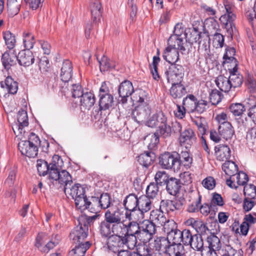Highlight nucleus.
<instances>
[{
	"label": "nucleus",
	"mask_w": 256,
	"mask_h": 256,
	"mask_svg": "<svg viewBox=\"0 0 256 256\" xmlns=\"http://www.w3.org/2000/svg\"><path fill=\"white\" fill-rule=\"evenodd\" d=\"M130 98L134 104H138L132 110V118L138 124H142L148 119L152 112L146 94L144 90H140L136 91Z\"/></svg>",
	"instance_id": "nucleus-1"
},
{
	"label": "nucleus",
	"mask_w": 256,
	"mask_h": 256,
	"mask_svg": "<svg viewBox=\"0 0 256 256\" xmlns=\"http://www.w3.org/2000/svg\"><path fill=\"white\" fill-rule=\"evenodd\" d=\"M120 215L118 210L111 212L107 210L104 214V220L99 223L98 231L102 238H108L112 234H118Z\"/></svg>",
	"instance_id": "nucleus-2"
},
{
	"label": "nucleus",
	"mask_w": 256,
	"mask_h": 256,
	"mask_svg": "<svg viewBox=\"0 0 256 256\" xmlns=\"http://www.w3.org/2000/svg\"><path fill=\"white\" fill-rule=\"evenodd\" d=\"M224 5L226 13L220 16V20L224 26V28L228 34L232 36L234 33L236 32V28L234 23L236 19V15L234 12V6L228 0L224 1Z\"/></svg>",
	"instance_id": "nucleus-3"
},
{
	"label": "nucleus",
	"mask_w": 256,
	"mask_h": 256,
	"mask_svg": "<svg viewBox=\"0 0 256 256\" xmlns=\"http://www.w3.org/2000/svg\"><path fill=\"white\" fill-rule=\"evenodd\" d=\"M139 198L133 194L127 196L124 200V206L126 212L125 218L128 220L137 219Z\"/></svg>",
	"instance_id": "nucleus-4"
},
{
	"label": "nucleus",
	"mask_w": 256,
	"mask_h": 256,
	"mask_svg": "<svg viewBox=\"0 0 256 256\" xmlns=\"http://www.w3.org/2000/svg\"><path fill=\"white\" fill-rule=\"evenodd\" d=\"M65 194H68L74 200L76 206L77 208H82V204L84 203L85 198V188L79 184H75L71 188L66 187L64 188Z\"/></svg>",
	"instance_id": "nucleus-5"
},
{
	"label": "nucleus",
	"mask_w": 256,
	"mask_h": 256,
	"mask_svg": "<svg viewBox=\"0 0 256 256\" xmlns=\"http://www.w3.org/2000/svg\"><path fill=\"white\" fill-rule=\"evenodd\" d=\"M178 153L165 152L160 155L159 157V164L164 169H171L174 171L178 170V162L176 156Z\"/></svg>",
	"instance_id": "nucleus-6"
},
{
	"label": "nucleus",
	"mask_w": 256,
	"mask_h": 256,
	"mask_svg": "<svg viewBox=\"0 0 256 256\" xmlns=\"http://www.w3.org/2000/svg\"><path fill=\"white\" fill-rule=\"evenodd\" d=\"M185 200L182 198H175L172 200H162L160 202V208L167 213L180 210L183 208Z\"/></svg>",
	"instance_id": "nucleus-7"
},
{
	"label": "nucleus",
	"mask_w": 256,
	"mask_h": 256,
	"mask_svg": "<svg viewBox=\"0 0 256 256\" xmlns=\"http://www.w3.org/2000/svg\"><path fill=\"white\" fill-rule=\"evenodd\" d=\"M136 220H128V222L125 224L124 220H122L121 217L120 216L118 234L136 236L140 228V225L136 221Z\"/></svg>",
	"instance_id": "nucleus-8"
},
{
	"label": "nucleus",
	"mask_w": 256,
	"mask_h": 256,
	"mask_svg": "<svg viewBox=\"0 0 256 256\" xmlns=\"http://www.w3.org/2000/svg\"><path fill=\"white\" fill-rule=\"evenodd\" d=\"M166 75L168 82H176L181 81L184 75V68L182 66L176 63L171 64L168 70L165 72Z\"/></svg>",
	"instance_id": "nucleus-9"
},
{
	"label": "nucleus",
	"mask_w": 256,
	"mask_h": 256,
	"mask_svg": "<svg viewBox=\"0 0 256 256\" xmlns=\"http://www.w3.org/2000/svg\"><path fill=\"white\" fill-rule=\"evenodd\" d=\"M84 225L78 222V224L70 233V238L76 244L77 242H84V240L88 236V228Z\"/></svg>",
	"instance_id": "nucleus-10"
},
{
	"label": "nucleus",
	"mask_w": 256,
	"mask_h": 256,
	"mask_svg": "<svg viewBox=\"0 0 256 256\" xmlns=\"http://www.w3.org/2000/svg\"><path fill=\"white\" fill-rule=\"evenodd\" d=\"M139 90H134L132 84L130 80H125L120 83L118 86V92L120 97L121 98L120 101L122 104H126L128 101V98L131 97L134 94L135 92Z\"/></svg>",
	"instance_id": "nucleus-11"
},
{
	"label": "nucleus",
	"mask_w": 256,
	"mask_h": 256,
	"mask_svg": "<svg viewBox=\"0 0 256 256\" xmlns=\"http://www.w3.org/2000/svg\"><path fill=\"white\" fill-rule=\"evenodd\" d=\"M196 136L194 131L190 128L185 129L180 133L179 137L180 144L182 146L188 149L196 142Z\"/></svg>",
	"instance_id": "nucleus-12"
},
{
	"label": "nucleus",
	"mask_w": 256,
	"mask_h": 256,
	"mask_svg": "<svg viewBox=\"0 0 256 256\" xmlns=\"http://www.w3.org/2000/svg\"><path fill=\"white\" fill-rule=\"evenodd\" d=\"M107 240L108 249L114 252H119L120 249L124 246L122 234H114Z\"/></svg>",
	"instance_id": "nucleus-13"
},
{
	"label": "nucleus",
	"mask_w": 256,
	"mask_h": 256,
	"mask_svg": "<svg viewBox=\"0 0 256 256\" xmlns=\"http://www.w3.org/2000/svg\"><path fill=\"white\" fill-rule=\"evenodd\" d=\"M44 237L45 236L44 234H38L36 240L35 246L42 252H48L51 249L58 244V242L52 240L45 244Z\"/></svg>",
	"instance_id": "nucleus-14"
},
{
	"label": "nucleus",
	"mask_w": 256,
	"mask_h": 256,
	"mask_svg": "<svg viewBox=\"0 0 256 256\" xmlns=\"http://www.w3.org/2000/svg\"><path fill=\"white\" fill-rule=\"evenodd\" d=\"M18 147L22 154L28 158H34L38 155V148L28 142L22 141Z\"/></svg>",
	"instance_id": "nucleus-15"
},
{
	"label": "nucleus",
	"mask_w": 256,
	"mask_h": 256,
	"mask_svg": "<svg viewBox=\"0 0 256 256\" xmlns=\"http://www.w3.org/2000/svg\"><path fill=\"white\" fill-rule=\"evenodd\" d=\"M210 23V25L208 26L210 29L212 28L216 30V32L213 34L212 44L216 48H222L224 46V36L218 32V31H220L218 24L214 20H212Z\"/></svg>",
	"instance_id": "nucleus-16"
},
{
	"label": "nucleus",
	"mask_w": 256,
	"mask_h": 256,
	"mask_svg": "<svg viewBox=\"0 0 256 256\" xmlns=\"http://www.w3.org/2000/svg\"><path fill=\"white\" fill-rule=\"evenodd\" d=\"M16 58L18 64L20 66H28L32 64L34 61V58L32 52L29 50H24L20 51L18 55L16 56Z\"/></svg>",
	"instance_id": "nucleus-17"
},
{
	"label": "nucleus",
	"mask_w": 256,
	"mask_h": 256,
	"mask_svg": "<svg viewBox=\"0 0 256 256\" xmlns=\"http://www.w3.org/2000/svg\"><path fill=\"white\" fill-rule=\"evenodd\" d=\"M59 161L62 162L60 156L58 155L54 156L52 162L50 163V167L48 170L50 178L56 181H57V178H58V176L60 172V168L61 166L59 164Z\"/></svg>",
	"instance_id": "nucleus-18"
},
{
	"label": "nucleus",
	"mask_w": 256,
	"mask_h": 256,
	"mask_svg": "<svg viewBox=\"0 0 256 256\" xmlns=\"http://www.w3.org/2000/svg\"><path fill=\"white\" fill-rule=\"evenodd\" d=\"M88 209L90 212L92 213H98L101 210L100 207L98 197L92 196L90 200L86 197L85 198L84 201L82 204V208L80 210H84Z\"/></svg>",
	"instance_id": "nucleus-19"
},
{
	"label": "nucleus",
	"mask_w": 256,
	"mask_h": 256,
	"mask_svg": "<svg viewBox=\"0 0 256 256\" xmlns=\"http://www.w3.org/2000/svg\"><path fill=\"white\" fill-rule=\"evenodd\" d=\"M0 88L4 90V94L7 92L10 94H16L18 90V84L10 76H8L4 82H0Z\"/></svg>",
	"instance_id": "nucleus-20"
},
{
	"label": "nucleus",
	"mask_w": 256,
	"mask_h": 256,
	"mask_svg": "<svg viewBox=\"0 0 256 256\" xmlns=\"http://www.w3.org/2000/svg\"><path fill=\"white\" fill-rule=\"evenodd\" d=\"M72 63L70 60H64L60 74L61 80L63 82H68L72 79Z\"/></svg>",
	"instance_id": "nucleus-21"
},
{
	"label": "nucleus",
	"mask_w": 256,
	"mask_h": 256,
	"mask_svg": "<svg viewBox=\"0 0 256 256\" xmlns=\"http://www.w3.org/2000/svg\"><path fill=\"white\" fill-rule=\"evenodd\" d=\"M215 154L218 160L227 161L231 156V150L226 144H218L214 148Z\"/></svg>",
	"instance_id": "nucleus-22"
},
{
	"label": "nucleus",
	"mask_w": 256,
	"mask_h": 256,
	"mask_svg": "<svg viewBox=\"0 0 256 256\" xmlns=\"http://www.w3.org/2000/svg\"><path fill=\"white\" fill-rule=\"evenodd\" d=\"M96 98L91 92H86L82 94L80 100L81 108L89 110L94 104Z\"/></svg>",
	"instance_id": "nucleus-23"
},
{
	"label": "nucleus",
	"mask_w": 256,
	"mask_h": 256,
	"mask_svg": "<svg viewBox=\"0 0 256 256\" xmlns=\"http://www.w3.org/2000/svg\"><path fill=\"white\" fill-rule=\"evenodd\" d=\"M150 218L154 225L158 227L162 226L167 220L164 212L160 208L151 211Z\"/></svg>",
	"instance_id": "nucleus-24"
},
{
	"label": "nucleus",
	"mask_w": 256,
	"mask_h": 256,
	"mask_svg": "<svg viewBox=\"0 0 256 256\" xmlns=\"http://www.w3.org/2000/svg\"><path fill=\"white\" fill-rule=\"evenodd\" d=\"M1 60L3 66L7 71L16 65L18 61L16 54L8 51L2 54Z\"/></svg>",
	"instance_id": "nucleus-25"
},
{
	"label": "nucleus",
	"mask_w": 256,
	"mask_h": 256,
	"mask_svg": "<svg viewBox=\"0 0 256 256\" xmlns=\"http://www.w3.org/2000/svg\"><path fill=\"white\" fill-rule=\"evenodd\" d=\"M218 132L226 140L232 139L234 134V130L230 122L220 124L218 126Z\"/></svg>",
	"instance_id": "nucleus-26"
},
{
	"label": "nucleus",
	"mask_w": 256,
	"mask_h": 256,
	"mask_svg": "<svg viewBox=\"0 0 256 256\" xmlns=\"http://www.w3.org/2000/svg\"><path fill=\"white\" fill-rule=\"evenodd\" d=\"M182 182L180 179L170 177L166 183V190L172 196H176L182 187Z\"/></svg>",
	"instance_id": "nucleus-27"
},
{
	"label": "nucleus",
	"mask_w": 256,
	"mask_h": 256,
	"mask_svg": "<svg viewBox=\"0 0 256 256\" xmlns=\"http://www.w3.org/2000/svg\"><path fill=\"white\" fill-rule=\"evenodd\" d=\"M238 66H234L232 69H228L230 75L229 79L232 84V87L234 88L240 86L243 82V76L238 71Z\"/></svg>",
	"instance_id": "nucleus-28"
},
{
	"label": "nucleus",
	"mask_w": 256,
	"mask_h": 256,
	"mask_svg": "<svg viewBox=\"0 0 256 256\" xmlns=\"http://www.w3.org/2000/svg\"><path fill=\"white\" fill-rule=\"evenodd\" d=\"M170 83H172V86L170 90V92L174 98H180L186 94V88L181 84V81L175 82H170Z\"/></svg>",
	"instance_id": "nucleus-29"
},
{
	"label": "nucleus",
	"mask_w": 256,
	"mask_h": 256,
	"mask_svg": "<svg viewBox=\"0 0 256 256\" xmlns=\"http://www.w3.org/2000/svg\"><path fill=\"white\" fill-rule=\"evenodd\" d=\"M155 154L152 151H146L138 156V161L144 167L148 168L154 162Z\"/></svg>",
	"instance_id": "nucleus-30"
},
{
	"label": "nucleus",
	"mask_w": 256,
	"mask_h": 256,
	"mask_svg": "<svg viewBox=\"0 0 256 256\" xmlns=\"http://www.w3.org/2000/svg\"><path fill=\"white\" fill-rule=\"evenodd\" d=\"M178 50L166 47L163 52V58L170 64L176 63L179 60Z\"/></svg>",
	"instance_id": "nucleus-31"
},
{
	"label": "nucleus",
	"mask_w": 256,
	"mask_h": 256,
	"mask_svg": "<svg viewBox=\"0 0 256 256\" xmlns=\"http://www.w3.org/2000/svg\"><path fill=\"white\" fill-rule=\"evenodd\" d=\"M152 206L151 198L143 196L139 198L138 206V215L143 214L150 210Z\"/></svg>",
	"instance_id": "nucleus-32"
},
{
	"label": "nucleus",
	"mask_w": 256,
	"mask_h": 256,
	"mask_svg": "<svg viewBox=\"0 0 256 256\" xmlns=\"http://www.w3.org/2000/svg\"><path fill=\"white\" fill-rule=\"evenodd\" d=\"M74 248L70 252V256H84L86 250L90 248V244L89 242H77Z\"/></svg>",
	"instance_id": "nucleus-33"
},
{
	"label": "nucleus",
	"mask_w": 256,
	"mask_h": 256,
	"mask_svg": "<svg viewBox=\"0 0 256 256\" xmlns=\"http://www.w3.org/2000/svg\"><path fill=\"white\" fill-rule=\"evenodd\" d=\"M215 82L219 89L224 92H228L232 88L229 78H228L222 75H220L216 78Z\"/></svg>",
	"instance_id": "nucleus-34"
},
{
	"label": "nucleus",
	"mask_w": 256,
	"mask_h": 256,
	"mask_svg": "<svg viewBox=\"0 0 256 256\" xmlns=\"http://www.w3.org/2000/svg\"><path fill=\"white\" fill-rule=\"evenodd\" d=\"M178 162V170L181 166H184L186 169L190 168L192 162V158L189 152L186 151H182L180 154H178L176 156Z\"/></svg>",
	"instance_id": "nucleus-35"
},
{
	"label": "nucleus",
	"mask_w": 256,
	"mask_h": 256,
	"mask_svg": "<svg viewBox=\"0 0 256 256\" xmlns=\"http://www.w3.org/2000/svg\"><path fill=\"white\" fill-rule=\"evenodd\" d=\"M166 254L168 256H186L182 244H170Z\"/></svg>",
	"instance_id": "nucleus-36"
},
{
	"label": "nucleus",
	"mask_w": 256,
	"mask_h": 256,
	"mask_svg": "<svg viewBox=\"0 0 256 256\" xmlns=\"http://www.w3.org/2000/svg\"><path fill=\"white\" fill-rule=\"evenodd\" d=\"M100 99L98 102L100 110H106L112 106L114 102V98L112 94L98 96Z\"/></svg>",
	"instance_id": "nucleus-37"
},
{
	"label": "nucleus",
	"mask_w": 256,
	"mask_h": 256,
	"mask_svg": "<svg viewBox=\"0 0 256 256\" xmlns=\"http://www.w3.org/2000/svg\"><path fill=\"white\" fill-rule=\"evenodd\" d=\"M168 47H171V48H176L182 50H185L186 48L184 46V40L182 37H178L176 36H171L168 40Z\"/></svg>",
	"instance_id": "nucleus-38"
},
{
	"label": "nucleus",
	"mask_w": 256,
	"mask_h": 256,
	"mask_svg": "<svg viewBox=\"0 0 256 256\" xmlns=\"http://www.w3.org/2000/svg\"><path fill=\"white\" fill-rule=\"evenodd\" d=\"M198 38H195V42H198V48L204 51H207L210 46V38L209 36L206 33L199 32L198 34Z\"/></svg>",
	"instance_id": "nucleus-39"
},
{
	"label": "nucleus",
	"mask_w": 256,
	"mask_h": 256,
	"mask_svg": "<svg viewBox=\"0 0 256 256\" xmlns=\"http://www.w3.org/2000/svg\"><path fill=\"white\" fill-rule=\"evenodd\" d=\"M170 244V241H168L167 238L160 237L154 240V247L156 250L166 254Z\"/></svg>",
	"instance_id": "nucleus-40"
},
{
	"label": "nucleus",
	"mask_w": 256,
	"mask_h": 256,
	"mask_svg": "<svg viewBox=\"0 0 256 256\" xmlns=\"http://www.w3.org/2000/svg\"><path fill=\"white\" fill-rule=\"evenodd\" d=\"M7 10L10 17L13 18L20 12L21 4L17 0H7Z\"/></svg>",
	"instance_id": "nucleus-41"
},
{
	"label": "nucleus",
	"mask_w": 256,
	"mask_h": 256,
	"mask_svg": "<svg viewBox=\"0 0 256 256\" xmlns=\"http://www.w3.org/2000/svg\"><path fill=\"white\" fill-rule=\"evenodd\" d=\"M236 54V50L232 47H228L226 49V53L224 54L223 59L224 63L232 64L234 66H238V61L234 57Z\"/></svg>",
	"instance_id": "nucleus-42"
},
{
	"label": "nucleus",
	"mask_w": 256,
	"mask_h": 256,
	"mask_svg": "<svg viewBox=\"0 0 256 256\" xmlns=\"http://www.w3.org/2000/svg\"><path fill=\"white\" fill-rule=\"evenodd\" d=\"M222 170L226 175L233 176L237 174L238 166L234 162L227 160L222 164Z\"/></svg>",
	"instance_id": "nucleus-43"
},
{
	"label": "nucleus",
	"mask_w": 256,
	"mask_h": 256,
	"mask_svg": "<svg viewBox=\"0 0 256 256\" xmlns=\"http://www.w3.org/2000/svg\"><path fill=\"white\" fill-rule=\"evenodd\" d=\"M57 181L60 184L64 186V190L66 187H68L72 182V178L70 174L66 170L60 171V174L58 176Z\"/></svg>",
	"instance_id": "nucleus-44"
},
{
	"label": "nucleus",
	"mask_w": 256,
	"mask_h": 256,
	"mask_svg": "<svg viewBox=\"0 0 256 256\" xmlns=\"http://www.w3.org/2000/svg\"><path fill=\"white\" fill-rule=\"evenodd\" d=\"M197 99L193 94H188L183 99L182 106L189 112H194Z\"/></svg>",
	"instance_id": "nucleus-45"
},
{
	"label": "nucleus",
	"mask_w": 256,
	"mask_h": 256,
	"mask_svg": "<svg viewBox=\"0 0 256 256\" xmlns=\"http://www.w3.org/2000/svg\"><path fill=\"white\" fill-rule=\"evenodd\" d=\"M248 104V116L256 124V98L254 96L250 97L247 102Z\"/></svg>",
	"instance_id": "nucleus-46"
},
{
	"label": "nucleus",
	"mask_w": 256,
	"mask_h": 256,
	"mask_svg": "<svg viewBox=\"0 0 256 256\" xmlns=\"http://www.w3.org/2000/svg\"><path fill=\"white\" fill-rule=\"evenodd\" d=\"M206 241L208 246L207 248L215 250H220L222 248V244L220 238L214 233L207 236Z\"/></svg>",
	"instance_id": "nucleus-47"
},
{
	"label": "nucleus",
	"mask_w": 256,
	"mask_h": 256,
	"mask_svg": "<svg viewBox=\"0 0 256 256\" xmlns=\"http://www.w3.org/2000/svg\"><path fill=\"white\" fill-rule=\"evenodd\" d=\"M124 246H126L130 250H134L138 248V239L136 236L122 234Z\"/></svg>",
	"instance_id": "nucleus-48"
},
{
	"label": "nucleus",
	"mask_w": 256,
	"mask_h": 256,
	"mask_svg": "<svg viewBox=\"0 0 256 256\" xmlns=\"http://www.w3.org/2000/svg\"><path fill=\"white\" fill-rule=\"evenodd\" d=\"M170 177L165 171H158L154 176V180L156 184L158 186H166L167 181H168Z\"/></svg>",
	"instance_id": "nucleus-49"
},
{
	"label": "nucleus",
	"mask_w": 256,
	"mask_h": 256,
	"mask_svg": "<svg viewBox=\"0 0 256 256\" xmlns=\"http://www.w3.org/2000/svg\"><path fill=\"white\" fill-rule=\"evenodd\" d=\"M3 38L7 48L12 49L16 45V40L15 36L10 31H6L3 32Z\"/></svg>",
	"instance_id": "nucleus-50"
},
{
	"label": "nucleus",
	"mask_w": 256,
	"mask_h": 256,
	"mask_svg": "<svg viewBox=\"0 0 256 256\" xmlns=\"http://www.w3.org/2000/svg\"><path fill=\"white\" fill-rule=\"evenodd\" d=\"M190 246L194 250L202 252L204 250L202 237L198 234L194 235L192 242L190 244Z\"/></svg>",
	"instance_id": "nucleus-51"
},
{
	"label": "nucleus",
	"mask_w": 256,
	"mask_h": 256,
	"mask_svg": "<svg viewBox=\"0 0 256 256\" xmlns=\"http://www.w3.org/2000/svg\"><path fill=\"white\" fill-rule=\"evenodd\" d=\"M37 169L40 176H45L48 174L50 167V164L44 160L40 159L37 160Z\"/></svg>",
	"instance_id": "nucleus-52"
},
{
	"label": "nucleus",
	"mask_w": 256,
	"mask_h": 256,
	"mask_svg": "<svg viewBox=\"0 0 256 256\" xmlns=\"http://www.w3.org/2000/svg\"><path fill=\"white\" fill-rule=\"evenodd\" d=\"M159 188L158 184L152 182L147 186L146 189V196L151 198H154L158 195Z\"/></svg>",
	"instance_id": "nucleus-53"
},
{
	"label": "nucleus",
	"mask_w": 256,
	"mask_h": 256,
	"mask_svg": "<svg viewBox=\"0 0 256 256\" xmlns=\"http://www.w3.org/2000/svg\"><path fill=\"white\" fill-rule=\"evenodd\" d=\"M136 250L135 254H137L139 256H150L154 252L153 250L146 244L141 245L138 244Z\"/></svg>",
	"instance_id": "nucleus-54"
},
{
	"label": "nucleus",
	"mask_w": 256,
	"mask_h": 256,
	"mask_svg": "<svg viewBox=\"0 0 256 256\" xmlns=\"http://www.w3.org/2000/svg\"><path fill=\"white\" fill-rule=\"evenodd\" d=\"M229 110L234 116H240L246 109L241 103H233L230 105Z\"/></svg>",
	"instance_id": "nucleus-55"
},
{
	"label": "nucleus",
	"mask_w": 256,
	"mask_h": 256,
	"mask_svg": "<svg viewBox=\"0 0 256 256\" xmlns=\"http://www.w3.org/2000/svg\"><path fill=\"white\" fill-rule=\"evenodd\" d=\"M156 226L149 220H144L140 225V228L144 231L154 236L156 232Z\"/></svg>",
	"instance_id": "nucleus-56"
},
{
	"label": "nucleus",
	"mask_w": 256,
	"mask_h": 256,
	"mask_svg": "<svg viewBox=\"0 0 256 256\" xmlns=\"http://www.w3.org/2000/svg\"><path fill=\"white\" fill-rule=\"evenodd\" d=\"M181 237L182 231L178 229L170 232L167 236L168 240L170 241V244H181L182 240Z\"/></svg>",
	"instance_id": "nucleus-57"
},
{
	"label": "nucleus",
	"mask_w": 256,
	"mask_h": 256,
	"mask_svg": "<svg viewBox=\"0 0 256 256\" xmlns=\"http://www.w3.org/2000/svg\"><path fill=\"white\" fill-rule=\"evenodd\" d=\"M101 72H105L114 68V65L110 62V60L104 56L100 60H98Z\"/></svg>",
	"instance_id": "nucleus-58"
},
{
	"label": "nucleus",
	"mask_w": 256,
	"mask_h": 256,
	"mask_svg": "<svg viewBox=\"0 0 256 256\" xmlns=\"http://www.w3.org/2000/svg\"><path fill=\"white\" fill-rule=\"evenodd\" d=\"M160 61L159 56H154L152 58V63L150 65V72L154 80H158L160 76L158 72V64Z\"/></svg>",
	"instance_id": "nucleus-59"
},
{
	"label": "nucleus",
	"mask_w": 256,
	"mask_h": 256,
	"mask_svg": "<svg viewBox=\"0 0 256 256\" xmlns=\"http://www.w3.org/2000/svg\"><path fill=\"white\" fill-rule=\"evenodd\" d=\"M195 230L198 234L202 237L206 236H208L212 234L211 230H209L206 224L202 222H200L197 226L196 225L195 226Z\"/></svg>",
	"instance_id": "nucleus-60"
},
{
	"label": "nucleus",
	"mask_w": 256,
	"mask_h": 256,
	"mask_svg": "<svg viewBox=\"0 0 256 256\" xmlns=\"http://www.w3.org/2000/svg\"><path fill=\"white\" fill-rule=\"evenodd\" d=\"M193 122L196 126L200 134L202 136L206 134L207 124L205 118L201 117L200 118H198Z\"/></svg>",
	"instance_id": "nucleus-61"
},
{
	"label": "nucleus",
	"mask_w": 256,
	"mask_h": 256,
	"mask_svg": "<svg viewBox=\"0 0 256 256\" xmlns=\"http://www.w3.org/2000/svg\"><path fill=\"white\" fill-rule=\"evenodd\" d=\"M98 201L101 209L108 208L110 204V196L108 193H103L98 198Z\"/></svg>",
	"instance_id": "nucleus-62"
},
{
	"label": "nucleus",
	"mask_w": 256,
	"mask_h": 256,
	"mask_svg": "<svg viewBox=\"0 0 256 256\" xmlns=\"http://www.w3.org/2000/svg\"><path fill=\"white\" fill-rule=\"evenodd\" d=\"M23 42L26 50L32 48L35 42L34 36L30 33L24 34Z\"/></svg>",
	"instance_id": "nucleus-63"
},
{
	"label": "nucleus",
	"mask_w": 256,
	"mask_h": 256,
	"mask_svg": "<svg viewBox=\"0 0 256 256\" xmlns=\"http://www.w3.org/2000/svg\"><path fill=\"white\" fill-rule=\"evenodd\" d=\"M222 95L218 90H212L210 93V102L213 105H216L220 102Z\"/></svg>",
	"instance_id": "nucleus-64"
}]
</instances>
